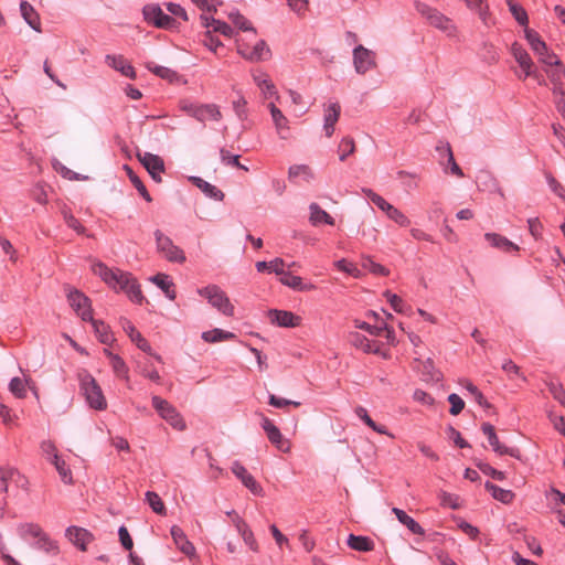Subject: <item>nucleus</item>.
Listing matches in <instances>:
<instances>
[{
	"label": "nucleus",
	"mask_w": 565,
	"mask_h": 565,
	"mask_svg": "<svg viewBox=\"0 0 565 565\" xmlns=\"http://www.w3.org/2000/svg\"><path fill=\"white\" fill-rule=\"evenodd\" d=\"M92 269L108 287L116 292H125L132 302L141 305L145 300L139 282L130 273L109 268L102 262L94 263Z\"/></svg>",
	"instance_id": "obj_1"
},
{
	"label": "nucleus",
	"mask_w": 565,
	"mask_h": 565,
	"mask_svg": "<svg viewBox=\"0 0 565 565\" xmlns=\"http://www.w3.org/2000/svg\"><path fill=\"white\" fill-rule=\"evenodd\" d=\"M415 9L419 14L427 19L431 26L438 29L447 36L455 38L457 35V28L455 23L437 9L420 1L415 2Z\"/></svg>",
	"instance_id": "obj_2"
},
{
	"label": "nucleus",
	"mask_w": 565,
	"mask_h": 565,
	"mask_svg": "<svg viewBox=\"0 0 565 565\" xmlns=\"http://www.w3.org/2000/svg\"><path fill=\"white\" fill-rule=\"evenodd\" d=\"M79 387L87 404L96 411H104L107 407L106 398L96 380L88 373L79 374Z\"/></svg>",
	"instance_id": "obj_3"
},
{
	"label": "nucleus",
	"mask_w": 565,
	"mask_h": 565,
	"mask_svg": "<svg viewBox=\"0 0 565 565\" xmlns=\"http://www.w3.org/2000/svg\"><path fill=\"white\" fill-rule=\"evenodd\" d=\"M198 294L204 297L207 302L222 315L226 317H232L234 315V306L231 303L225 291H223L217 285H209L200 288Z\"/></svg>",
	"instance_id": "obj_4"
},
{
	"label": "nucleus",
	"mask_w": 565,
	"mask_h": 565,
	"mask_svg": "<svg viewBox=\"0 0 565 565\" xmlns=\"http://www.w3.org/2000/svg\"><path fill=\"white\" fill-rule=\"evenodd\" d=\"M156 239L157 252L164 257L168 262L182 264L185 262L184 252L177 246L173 241L166 235L162 231L156 230L153 232Z\"/></svg>",
	"instance_id": "obj_5"
},
{
	"label": "nucleus",
	"mask_w": 565,
	"mask_h": 565,
	"mask_svg": "<svg viewBox=\"0 0 565 565\" xmlns=\"http://www.w3.org/2000/svg\"><path fill=\"white\" fill-rule=\"evenodd\" d=\"M151 402L153 408L162 419H164L175 429H184L185 424L172 404L157 395L152 396Z\"/></svg>",
	"instance_id": "obj_6"
},
{
	"label": "nucleus",
	"mask_w": 565,
	"mask_h": 565,
	"mask_svg": "<svg viewBox=\"0 0 565 565\" xmlns=\"http://www.w3.org/2000/svg\"><path fill=\"white\" fill-rule=\"evenodd\" d=\"M67 300L70 302V306L74 309L76 315L79 316L83 321L92 320V306L90 300L87 296H85L77 289H70L67 292Z\"/></svg>",
	"instance_id": "obj_7"
},
{
	"label": "nucleus",
	"mask_w": 565,
	"mask_h": 565,
	"mask_svg": "<svg viewBox=\"0 0 565 565\" xmlns=\"http://www.w3.org/2000/svg\"><path fill=\"white\" fill-rule=\"evenodd\" d=\"M353 65L358 74H365L376 66L375 53L363 45L353 49Z\"/></svg>",
	"instance_id": "obj_8"
},
{
	"label": "nucleus",
	"mask_w": 565,
	"mask_h": 565,
	"mask_svg": "<svg viewBox=\"0 0 565 565\" xmlns=\"http://www.w3.org/2000/svg\"><path fill=\"white\" fill-rule=\"evenodd\" d=\"M145 20L157 28L171 29L174 26V19L166 14L158 4H148L142 10Z\"/></svg>",
	"instance_id": "obj_9"
},
{
	"label": "nucleus",
	"mask_w": 565,
	"mask_h": 565,
	"mask_svg": "<svg viewBox=\"0 0 565 565\" xmlns=\"http://www.w3.org/2000/svg\"><path fill=\"white\" fill-rule=\"evenodd\" d=\"M231 470L233 475L244 484V487H246L254 495H264L263 487L238 460H235L232 463Z\"/></svg>",
	"instance_id": "obj_10"
},
{
	"label": "nucleus",
	"mask_w": 565,
	"mask_h": 565,
	"mask_svg": "<svg viewBox=\"0 0 565 565\" xmlns=\"http://www.w3.org/2000/svg\"><path fill=\"white\" fill-rule=\"evenodd\" d=\"M262 428L266 433L268 440L280 451L288 452L290 450V444L284 438L279 428L267 417L262 415L260 422Z\"/></svg>",
	"instance_id": "obj_11"
},
{
	"label": "nucleus",
	"mask_w": 565,
	"mask_h": 565,
	"mask_svg": "<svg viewBox=\"0 0 565 565\" xmlns=\"http://www.w3.org/2000/svg\"><path fill=\"white\" fill-rule=\"evenodd\" d=\"M510 52L522 70V73L518 74L519 78L525 79L531 74H534V63L526 50L523 49L520 43H512Z\"/></svg>",
	"instance_id": "obj_12"
},
{
	"label": "nucleus",
	"mask_w": 565,
	"mask_h": 565,
	"mask_svg": "<svg viewBox=\"0 0 565 565\" xmlns=\"http://www.w3.org/2000/svg\"><path fill=\"white\" fill-rule=\"evenodd\" d=\"M137 157L152 180L158 183L161 182V173L164 172L163 160L159 156L150 152H138Z\"/></svg>",
	"instance_id": "obj_13"
},
{
	"label": "nucleus",
	"mask_w": 565,
	"mask_h": 565,
	"mask_svg": "<svg viewBox=\"0 0 565 565\" xmlns=\"http://www.w3.org/2000/svg\"><path fill=\"white\" fill-rule=\"evenodd\" d=\"M237 53L250 62H260L268 60L271 55L270 49L264 40H259L255 43L252 50H245L243 43L237 44Z\"/></svg>",
	"instance_id": "obj_14"
},
{
	"label": "nucleus",
	"mask_w": 565,
	"mask_h": 565,
	"mask_svg": "<svg viewBox=\"0 0 565 565\" xmlns=\"http://www.w3.org/2000/svg\"><path fill=\"white\" fill-rule=\"evenodd\" d=\"M268 315L273 323L282 328H295L301 322V318L291 311L271 309Z\"/></svg>",
	"instance_id": "obj_15"
},
{
	"label": "nucleus",
	"mask_w": 565,
	"mask_h": 565,
	"mask_svg": "<svg viewBox=\"0 0 565 565\" xmlns=\"http://www.w3.org/2000/svg\"><path fill=\"white\" fill-rule=\"evenodd\" d=\"M124 330L128 333L131 341L135 342L140 350L153 356L158 362H162V358L152 351L149 342L129 321L124 324Z\"/></svg>",
	"instance_id": "obj_16"
},
{
	"label": "nucleus",
	"mask_w": 565,
	"mask_h": 565,
	"mask_svg": "<svg viewBox=\"0 0 565 565\" xmlns=\"http://www.w3.org/2000/svg\"><path fill=\"white\" fill-rule=\"evenodd\" d=\"M279 280L284 286L289 287L296 291H311L317 287L312 282H306L302 280L300 276L292 275L290 271L282 270V274L279 275Z\"/></svg>",
	"instance_id": "obj_17"
},
{
	"label": "nucleus",
	"mask_w": 565,
	"mask_h": 565,
	"mask_svg": "<svg viewBox=\"0 0 565 565\" xmlns=\"http://www.w3.org/2000/svg\"><path fill=\"white\" fill-rule=\"evenodd\" d=\"M65 536L82 551H85L87 544L93 540V535L87 530L74 525L66 529Z\"/></svg>",
	"instance_id": "obj_18"
},
{
	"label": "nucleus",
	"mask_w": 565,
	"mask_h": 565,
	"mask_svg": "<svg viewBox=\"0 0 565 565\" xmlns=\"http://www.w3.org/2000/svg\"><path fill=\"white\" fill-rule=\"evenodd\" d=\"M105 61L111 68L121 73L124 76L129 77L131 79L136 78V72L131 64L127 62V60L122 55H111L107 54L105 56Z\"/></svg>",
	"instance_id": "obj_19"
},
{
	"label": "nucleus",
	"mask_w": 565,
	"mask_h": 565,
	"mask_svg": "<svg viewBox=\"0 0 565 565\" xmlns=\"http://www.w3.org/2000/svg\"><path fill=\"white\" fill-rule=\"evenodd\" d=\"M268 108L271 115L273 122L275 125L276 131L281 139H287L289 136V121L281 113V110L276 107L274 103L268 104Z\"/></svg>",
	"instance_id": "obj_20"
},
{
	"label": "nucleus",
	"mask_w": 565,
	"mask_h": 565,
	"mask_svg": "<svg viewBox=\"0 0 565 565\" xmlns=\"http://www.w3.org/2000/svg\"><path fill=\"white\" fill-rule=\"evenodd\" d=\"M170 533L174 544L183 554L189 557L195 554L194 545L188 540L184 531L180 526L173 525Z\"/></svg>",
	"instance_id": "obj_21"
},
{
	"label": "nucleus",
	"mask_w": 565,
	"mask_h": 565,
	"mask_svg": "<svg viewBox=\"0 0 565 565\" xmlns=\"http://www.w3.org/2000/svg\"><path fill=\"white\" fill-rule=\"evenodd\" d=\"M341 107L339 103H330L324 109L323 130L327 137L334 132V126L340 117Z\"/></svg>",
	"instance_id": "obj_22"
},
{
	"label": "nucleus",
	"mask_w": 565,
	"mask_h": 565,
	"mask_svg": "<svg viewBox=\"0 0 565 565\" xmlns=\"http://www.w3.org/2000/svg\"><path fill=\"white\" fill-rule=\"evenodd\" d=\"M349 340L354 348L360 349L365 353L380 354V344L375 341L369 340L365 335L359 332H351Z\"/></svg>",
	"instance_id": "obj_23"
},
{
	"label": "nucleus",
	"mask_w": 565,
	"mask_h": 565,
	"mask_svg": "<svg viewBox=\"0 0 565 565\" xmlns=\"http://www.w3.org/2000/svg\"><path fill=\"white\" fill-rule=\"evenodd\" d=\"M149 281H151L158 288H160L169 300H174L177 298L174 282L169 275L159 273L154 276L149 277Z\"/></svg>",
	"instance_id": "obj_24"
},
{
	"label": "nucleus",
	"mask_w": 565,
	"mask_h": 565,
	"mask_svg": "<svg viewBox=\"0 0 565 565\" xmlns=\"http://www.w3.org/2000/svg\"><path fill=\"white\" fill-rule=\"evenodd\" d=\"M486 241L494 248H498L504 253L519 252L520 247L511 242L505 236L497 233H486Z\"/></svg>",
	"instance_id": "obj_25"
},
{
	"label": "nucleus",
	"mask_w": 565,
	"mask_h": 565,
	"mask_svg": "<svg viewBox=\"0 0 565 565\" xmlns=\"http://www.w3.org/2000/svg\"><path fill=\"white\" fill-rule=\"evenodd\" d=\"M20 12L26 24L36 32H41V21L38 12L28 1H21Z\"/></svg>",
	"instance_id": "obj_26"
},
{
	"label": "nucleus",
	"mask_w": 565,
	"mask_h": 565,
	"mask_svg": "<svg viewBox=\"0 0 565 565\" xmlns=\"http://www.w3.org/2000/svg\"><path fill=\"white\" fill-rule=\"evenodd\" d=\"M31 546L49 556H56L60 553L57 542L52 540L45 532L36 541L31 542Z\"/></svg>",
	"instance_id": "obj_27"
},
{
	"label": "nucleus",
	"mask_w": 565,
	"mask_h": 565,
	"mask_svg": "<svg viewBox=\"0 0 565 565\" xmlns=\"http://www.w3.org/2000/svg\"><path fill=\"white\" fill-rule=\"evenodd\" d=\"M190 181L195 186H198L205 194V196L215 201H223L224 193L215 185L211 184L210 182L203 180L200 177H190Z\"/></svg>",
	"instance_id": "obj_28"
},
{
	"label": "nucleus",
	"mask_w": 565,
	"mask_h": 565,
	"mask_svg": "<svg viewBox=\"0 0 565 565\" xmlns=\"http://www.w3.org/2000/svg\"><path fill=\"white\" fill-rule=\"evenodd\" d=\"M17 532L18 535L30 545L31 542L36 541L44 533L42 527L35 523H21L18 525Z\"/></svg>",
	"instance_id": "obj_29"
},
{
	"label": "nucleus",
	"mask_w": 565,
	"mask_h": 565,
	"mask_svg": "<svg viewBox=\"0 0 565 565\" xmlns=\"http://www.w3.org/2000/svg\"><path fill=\"white\" fill-rule=\"evenodd\" d=\"M17 532L18 535L30 545L31 542L36 541L44 533L42 527L35 523H21L18 525Z\"/></svg>",
	"instance_id": "obj_30"
},
{
	"label": "nucleus",
	"mask_w": 565,
	"mask_h": 565,
	"mask_svg": "<svg viewBox=\"0 0 565 565\" xmlns=\"http://www.w3.org/2000/svg\"><path fill=\"white\" fill-rule=\"evenodd\" d=\"M196 120L205 122L206 120L220 121L222 113L216 104H200Z\"/></svg>",
	"instance_id": "obj_31"
},
{
	"label": "nucleus",
	"mask_w": 565,
	"mask_h": 565,
	"mask_svg": "<svg viewBox=\"0 0 565 565\" xmlns=\"http://www.w3.org/2000/svg\"><path fill=\"white\" fill-rule=\"evenodd\" d=\"M392 512L395 514L396 519L405 525L413 534L424 535L425 530L423 526L416 522L412 516H409L404 510L398 508H393Z\"/></svg>",
	"instance_id": "obj_32"
},
{
	"label": "nucleus",
	"mask_w": 565,
	"mask_h": 565,
	"mask_svg": "<svg viewBox=\"0 0 565 565\" xmlns=\"http://www.w3.org/2000/svg\"><path fill=\"white\" fill-rule=\"evenodd\" d=\"M309 212H310L309 221L313 226H317L321 223H324L328 225L334 224V218L329 213H327L323 209H321L318 203H311L309 205Z\"/></svg>",
	"instance_id": "obj_33"
},
{
	"label": "nucleus",
	"mask_w": 565,
	"mask_h": 565,
	"mask_svg": "<svg viewBox=\"0 0 565 565\" xmlns=\"http://www.w3.org/2000/svg\"><path fill=\"white\" fill-rule=\"evenodd\" d=\"M254 82L260 88L265 98H271V97H275L276 99L279 98L277 89L267 74H265V73L255 74Z\"/></svg>",
	"instance_id": "obj_34"
},
{
	"label": "nucleus",
	"mask_w": 565,
	"mask_h": 565,
	"mask_svg": "<svg viewBox=\"0 0 565 565\" xmlns=\"http://www.w3.org/2000/svg\"><path fill=\"white\" fill-rule=\"evenodd\" d=\"M347 544L350 548L358 552H370L374 550V542L369 536L350 534Z\"/></svg>",
	"instance_id": "obj_35"
},
{
	"label": "nucleus",
	"mask_w": 565,
	"mask_h": 565,
	"mask_svg": "<svg viewBox=\"0 0 565 565\" xmlns=\"http://www.w3.org/2000/svg\"><path fill=\"white\" fill-rule=\"evenodd\" d=\"M490 446L492 447V450L497 452L498 455H509L518 460L522 459L520 449L516 447H507L502 445L497 436V434L490 436L488 439Z\"/></svg>",
	"instance_id": "obj_36"
},
{
	"label": "nucleus",
	"mask_w": 565,
	"mask_h": 565,
	"mask_svg": "<svg viewBox=\"0 0 565 565\" xmlns=\"http://www.w3.org/2000/svg\"><path fill=\"white\" fill-rule=\"evenodd\" d=\"M92 323L94 332L98 340L104 344H110L114 340L113 333L107 324H105L102 320H96L92 318L88 320Z\"/></svg>",
	"instance_id": "obj_37"
},
{
	"label": "nucleus",
	"mask_w": 565,
	"mask_h": 565,
	"mask_svg": "<svg viewBox=\"0 0 565 565\" xmlns=\"http://www.w3.org/2000/svg\"><path fill=\"white\" fill-rule=\"evenodd\" d=\"M484 487L495 500L502 503H510L514 498V493L511 490L502 489L490 481H487Z\"/></svg>",
	"instance_id": "obj_38"
},
{
	"label": "nucleus",
	"mask_w": 565,
	"mask_h": 565,
	"mask_svg": "<svg viewBox=\"0 0 565 565\" xmlns=\"http://www.w3.org/2000/svg\"><path fill=\"white\" fill-rule=\"evenodd\" d=\"M524 36L535 54L545 52L546 44L536 31L526 26L524 29Z\"/></svg>",
	"instance_id": "obj_39"
},
{
	"label": "nucleus",
	"mask_w": 565,
	"mask_h": 565,
	"mask_svg": "<svg viewBox=\"0 0 565 565\" xmlns=\"http://www.w3.org/2000/svg\"><path fill=\"white\" fill-rule=\"evenodd\" d=\"M256 269L259 273L267 270L268 273H274L277 276L282 274L285 267V260L280 257H276L270 262L260 260L256 263Z\"/></svg>",
	"instance_id": "obj_40"
},
{
	"label": "nucleus",
	"mask_w": 565,
	"mask_h": 565,
	"mask_svg": "<svg viewBox=\"0 0 565 565\" xmlns=\"http://www.w3.org/2000/svg\"><path fill=\"white\" fill-rule=\"evenodd\" d=\"M236 335L233 332L224 331L222 329L215 328L213 330L204 331L201 334V338L209 343H216L224 340L234 339Z\"/></svg>",
	"instance_id": "obj_41"
},
{
	"label": "nucleus",
	"mask_w": 565,
	"mask_h": 565,
	"mask_svg": "<svg viewBox=\"0 0 565 565\" xmlns=\"http://www.w3.org/2000/svg\"><path fill=\"white\" fill-rule=\"evenodd\" d=\"M146 66L151 73L168 82L172 83L178 79V73L169 67L157 65L153 62H148Z\"/></svg>",
	"instance_id": "obj_42"
},
{
	"label": "nucleus",
	"mask_w": 565,
	"mask_h": 565,
	"mask_svg": "<svg viewBox=\"0 0 565 565\" xmlns=\"http://www.w3.org/2000/svg\"><path fill=\"white\" fill-rule=\"evenodd\" d=\"M505 2L509 7L511 14L515 19V21L520 25L526 28L527 23H529V17H527L525 9L522 6H520L519 3H516L514 0H505Z\"/></svg>",
	"instance_id": "obj_43"
},
{
	"label": "nucleus",
	"mask_w": 565,
	"mask_h": 565,
	"mask_svg": "<svg viewBox=\"0 0 565 565\" xmlns=\"http://www.w3.org/2000/svg\"><path fill=\"white\" fill-rule=\"evenodd\" d=\"M313 177L315 175H313L312 170L307 164H295V166L289 167L288 178L290 180L296 179V178H301L305 181L309 182L310 180L313 179Z\"/></svg>",
	"instance_id": "obj_44"
},
{
	"label": "nucleus",
	"mask_w": 565,
	"mask_h": 565,
	"mask_svg": "<svg viewBox=\"0 0 565 565\" xmlns=\"http://www.w3.org/2000/svg\"><path fill=\"white\" fill-rule=\"evenodd\" d=\"M51 463L55 467L61 480L64 483L71 484L73 482L72 472L66 462L60 456H54V461Z\"/></svg>",
	"instance_id": "obj_45"
},
{
	"label": "nucleus",
	"mask_w": 565,
	"mask_h": 565,
	"mask_svg": "<svg viewBox=\"0 0 565 565\" xmlns=\"http://www.w3.org/2000/svg\"><path fill=\"white\" fill-rule=\"evenodd\" d=\"M104 352L109 358V361H110L114 372L118 376H126L128 369L126 366L125 361L119 355L114 354L113 352H110L107 349H105Z\"/></svg>",
	"instance_id": "obj_46"
},
{
	"label": "nucleus",
	"mask_w": 565,
	"mask_h": 565,
	"mask_svg": "<svg viewBox=\"0 0 565 565\" xmlns=\"http://www.w3.org/2000/svg\"><path fill=\"white\" fill-rule=\"evenodd\" d=\"M62 215H63V220L65 222V224L74 230L77 234H85L86 230L85 227L79 223V221L72 214V212L70 211V209H67L66 206H64L61 211Z\"/></svg>",
	"instance_id": "obj_47"
},
{
	"label": "nucleus",
	"mask_w": 565,
	"mask_h": 565,
	"mask_svg": "<svg viewBox=\"0 0 565 565\" xmlns=\"http://www.w3.org/2000/svg\"><path fill=\"white\" fill-rule=\"evenodd\" d=\"M436 150L437 151H445V153L447 154V159H448V163H449L451 173L457 175V177H459V178H462L463 177V172H462L461 168L455 161V158H454L450 145L446 143V145H443L440 147L438 146V147H436Z\"/></svg>",
	"instance_id": "obj_48"
},
{
	"label": "nucleus",
	"mask_w": 565,
	"mask_h": 565,
	"mask_svg": "<svg viewBox=\"0 0 565 565\" xmlns=\"http://www.w3.org/2000/svg\"><path fill=\"white\" fill-rule=\"evenodd\" d=\"M362 268L380 276H386L388 275L390 270L384 267L381 264L375 263L371 257H363L362 258Z\"/></svg>",
	"instance_id": "obj_49"
},
{
	"label": "nucleus",
	"mask_w": 565,
	"mask_h": 565,
	"mask_svg": "<svg viewBox=\"0 0 565 565\" xmlns=\"http://www.w3.org/2000/svg\"><path fill=\"white\" fill-rule=\"evenodd\" d=\"M146 501L154 513L164 514L166 507L158 493L153 491L146 492Z\"/></svg>",
	"instance_id": "obj_50"
},
{
	"label": "nucleus",
	"mask_w": 565,
	"mask_h": 565,
	"mask_svg": "<svg viewBox=\"0 0 565 565\" xmlns=\"http://www.w3.org/2000/svg\"><path fill=\"white\" fill-rule=\"evenodd\" d=\"M230 20L241 30L250 31L256 33L255 29L252 26L250 22L239 13V11L234 10L228 13Z\"/></svg>",
	"instance_id": "obj_51"
},
{
	"label": "nucleus",
	"mask_w": 565,
	"mask_h": 565,
	"mask_svg": "<svg viewBox=\"0 0 565 565\" xmlns=\"http://www.w3.org/2000/svg\"><path fill=\"white\" fill-rule=\"evenodd\" d=\"M9 390L17 398H24L26 396V381L20 377H12L9 383Z\"/></svg>",
	"instance_id": "obj_52"
},
{
	"label": "nucleus",
	"mask_w": 565,
	"mask_h": 565,
	"mask_svg": "<svg viewBox=\"0 0 565 565\" xmlns=\"http://www.w3.org/2000/svg\"><path fill=\"white\" fill-rule=\"evenodd\" d=\"M220 157H221L222 163L225 164V166L236 167V168L245 170V171L248 170V168L246 166L239 163V161H238L239 156L238 154H232L228 150L222 148L220 150Z\"/></svg>",
	"instance_id": "obj_53"
},
{
	"label": "nucleus",
	"mask_w": 565,
	"mask_h": 565,
	"mask_svg": "<svg viewBox=\"0 0 565 565\" xmlns=\"http://www.w3.org/2000/svg\"><path fill=\"white\" fill-rule=\"evenodd\" d=\"M354 326L356 329H362L367 331L371 335L381 337L383 333V329L386 328V322L370 324L365 321L355 320Z\"/></svg>",
	"instance_id": "obj_54"
},
{
	"label": "nucleus",
	"mask_w": 565,
	"mask_h": 565,
	"mask_svg": "<svg viewBox=\"0 0 565 565\" xmlns=\"http://www.w3.org/2000/svg\"><path fill=\"white\" fill-rule=\"evenodd\" d=\"M546 75L548 76L551 83H559L565 79V66L559 61L558 65H554L552 67H544Z\"/></svg>",
	"instance_id": "obj_55"
},
{
	"label": "nucleus",
	"mask_w": 565,
	"mask_h": 565,
	"mask_svg": "<svg viewBox=\"0 0 565 565\" xmlns=\"http://www.w3.org/2000/svg\"><path fill=\"white\" fill-rule=\"evenodd\" d=\"M461 385L471 394L476 403H478L480 406L487 407L489 406L483 394L480 392V390L470 381L463 380L461 382Z\"/></svg>",
	"instance_id": "obj_56"
},
{
	"label": "nucleus",
	"mask_w": 565,
	"mask_h": 565,
	"mask_svg": "<svg viewBox=\"0 0 565 565\" xmlns=\"http://www.w3.org/2000/svg\"><path fill=\"white\" fill-rule=\"evenodd\" d=\"M339 151H340L339 159L341 161H344L350 154H352L355 151V143H354L353 138H351V137L342 138L339 143Z\"/></svg>",
	"instance_id": "obj_57"
},
{
	"label": "nucleus",
	"mask_w": 565,
	"mask_h": 565,
	"mask_svg": "<svg viewBox=\"0 0 565 565\" xmlns=\"http://www.w3.org/2000/svg\"><path fill=\"white\" fill-rule=\"evenodd\" d=\"M126 169L128 171V175H129V179L131 181V183L134 184V186L137 189V191L139 192V194L147 201V202H151L152 201V198L150 196L149 192L147 191L145 184L142 183V181L131 171L130 168H128L126 166Z\"/></svg>",
	"instance_id": "obj_58"
},
{
	"label": "nucleus",
	"mask_w": 565,
	"mask_h": 565,
	"mask_svg": "<svg viewBox=\"0 0 565 565\" xmlns=\"http://www.w3.org/2000/svg\"><path fill=\"white\" fill-rule=\"evenodd\" d=\"M386 216L397 225L406 227L411 224V220L397 207L393 206Z\"/></svg>",
	"instance_id": "obj_59"
},
{
	"label": "nucleus",
	"mask_w": 565,
	"mask_h": 565,
	"mask_svg": "<svg viewBox=\"0 0 565 565\" xmlns=\"http://www.w3.org/2000/svg\"><path fill=\"white\" fill-rule=\"evenodd\" d=\"M247 102L243 96H238L237 99L233 100L232 106L235 115L242 121L247 118Z\"/></svg>",
	"instance_id": "obj_60"
},
{
	"label": "nucleus",
	"mask_w": 565,
	"mask_h": 565,
	"mask_svg": "<svg viewBox=\"0 0 565 565\" xmlns=\"http://www.w3.org/2000/svg\"><path fill=\"white\" fill-rule=\"evenodd\" d=\"M384 296L386 297L387 301L396 312H405L406 305L401 297H398L395 294H392L390 290H386L384 292Z\"/></svg>",
	"instance_id": "obj_61"
},
{
	"label": "nucleus",
	"mask_w": 565,
	"mask_h": 565,
	"mask_svg": "<svg viewBox=\"0 0 565 565\" xmlns=\"http://www.w3.org/2000/svg\"><path fill=\"white\" fill-rule=\"evenodd\" d=\"M211 23L213 24V32L221 33V34H223L224 36H227V38H233L234 36V34H235L234 30L226 22L220 21V20H216V19H211Z\"/></svg>",
	"instance_id": "obj_62"
},
{
	"label": "nucleus",
	"mask_w": 565,
	"mask_h": 565,
	"mask_svg": "<svg viewBox=\"0 0 565 565\" xmlns=\"http://www.w3.org/2000/svg\"><path fill=\"white\" fill-rule=\"evenodd\" d=\"M244 543L253 551V552H258L259 551V545L255 539V535L253 533V531L250 530V527H246L245 530L241 531L238 533Z\"/></svg>",
	"instance_id": "obj_63"
},
{
	"label": "nucleus",
	"mask_w": 565,
	"mask_h": 565,
	"mask_svg": "<svg viewBox=\"0 0 565 565\" xmlns=\"http://www.w3.org/2000/svg\"><path fill=\"white\" fill-rule=\"evenodd\" d=\"M448 402L450 403V414L451 415H458L461 413V411L465 407V402L463 399L456 393H451L449 396H448Z\"/></svg>",
	"instance_id": "obj_64"
}]
</instances>
